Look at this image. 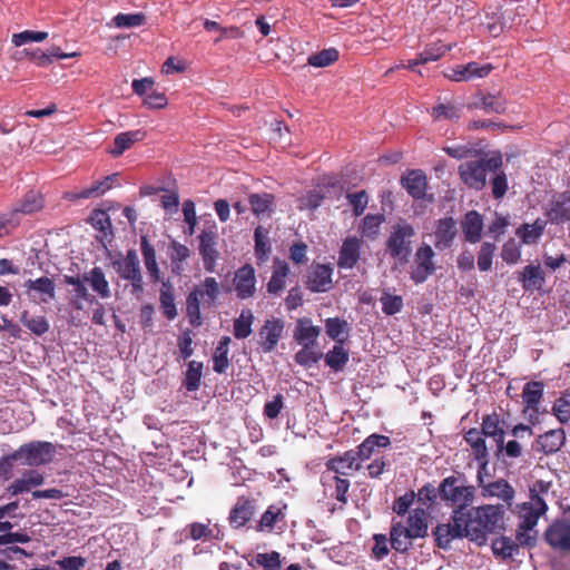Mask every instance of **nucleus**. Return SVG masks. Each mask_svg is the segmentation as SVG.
Segmentation results:
<instances>
[{
	"mask_svg": "<svg viewBox=\"0 0 570 570\" xmlns=\"http://www.w3.org/2000/svg\"><path fill=\"white\" fill-rule=\"evenodd\" d=\"M543 224L535 222L533 225L522 224L517 229V235L522 239L524 244L534 243L543 234Z\"/></svg>",
	"mask_w": 570,
	"mask_h": 570,
	"instance_id": "60",
	"label": "nucleus"
},
{
	"mask_svg": "<svg viewBox=\"0 0 570 570\" xmlns=\"http://www.w3.org/2000/svg\"><path fill=\"white\" fill-rule=\"evenodd\" d=\"M57 454L56 445L48 441H31L22 444L10 454L27 466H41L51 463Z\"/></svg>",
	"mask_w": 570,
	"mask_h": 570,
	"instance_id": "4",
	"label": "nucleus"
},
{
	"mask_svg": "<svg viewBox=\"0 0 570 570\" xmlns=\"http://www.w3.org/2000/svg\"><path fill=\"white\" fill-rule=\"evenodd\" d=\"M497 246L494 243L483 242L478 252V268L481 272H489L492 268Z\"/></svg>",
	"mask_w": 570,
	"mask_h": 570,
	"instance_id": "56",
	"label": "nucleus"
},
{
	"mask_svg": "<svg viewBox=\"0 0 570 570\" xmlns=\"http://www.w3.org/2000/svg\"><path fill=\"white\" fill-rule=\"evenodd\" d=\"M442 501L455 507L454 510H464L470 507L474 499V487L464 484L462 474L450 475L442 480L438 487Z\"/></svg>",
	"mask_w": 570,
	"mask_h": 570,
	"instance_id": "3",
	"label": "nucleus"
},
{
	"mask_svg": "<svg viewBox=\"0 0 570 570\" xmlns=\"http://www.w3.org/2000/svg\"><path fill=\"white\" fill-rule=\"evenodd\" d=\"M217 226L214 222L206 226L198 235V252L202 256L204 268L208 273L216 272L219 252L217 249Z\"/></svg>",
	"mask_w": 570,
	"mask_h": 570,
	"instance_id": "5",
	"label": "nucleus"
},
{
	"mask_svg": "<svg viewBox=\"0 0 570 570\" xmlns=\"http://www.w3.org/2000/svg\"><path fill=\"white\" fill-rule=\"evenodd\" d=\"M117 174H112L104 177L100 180L94 181L89 187L83 188L79 191L67 193L66 197L69 200L76 199H89L97 198L105 195L109 189L112 188L114 183L117 179Z\"/></svg>",
	"mask_w": 570,
	"mask_h": 570,
	"instance_id": "23",
	"label": "nucleus"
},
{
	"mask_svg": "<svg viewBox=\"0 0 570 570\" xmlns=\"http://www.w3.org/2000/svg\"><path fill=\"white\" fill-rule=\"evenodd\" d=\"M24 287L27 291H36L40 294L46 295V297L41 298V302L48 303L56 297V286L51 278L47 276H42L37 279H28L24 283Z\"/></svg>",
	"mask_w": 570,
	"mask_h": 570,
	"instance_id": "45",
	"label": "nucleus"
},
{
	"mask_svg": "<svg viewBox=\"0 0 570 570\" xmlns=\"http://www.w3.org/2000/svg\"><path fill=\"white\" fill-rule=\"evenodd\" d=\"M331 264H317L308 272L306 285L313 293H325L333 286Z\"/></svg>",
	"mask_w": 570,
	"mask_h": 570,
	"instance_id": "17",
	"label": "nucleus"
},
{
	"mask_svg": "<svg viewBox=\"0 0 570 570\" xmlns=\"http://www.w3.org/2000/svg\"><path fill=\"white\" fill-rule=\"evenodd\" d=\"M405 532L413 539L424 538L428 534L426 512L423 508L414 509L407 518Z\"/></svg>",
	"mask_w": 570,
	"mask_h": 570,
	"instance_id": "34",
	"label": "nucleus"
},
{
	"mask_svg": "<svg viewBox=\"0 0 570 570\" xmlns=\"http://www.w3.org/2000/svg\"><path fill=\"white\" fill-rule=\"evenodd\" d=\"M473 514L481 517L482 523L488 532H494L499 527L500 521L502 520L500 508L495 505H482L479 508H473Z\"/></svg>",
	"mask_w": 570,
	"mask_h": 570,
	"instance_id": "42",
	"label": "nucleus"
},
{
	"mask_svg": "<svg viewBox=\"0 0 570 570\" xmlns=\"http://www.w3.org/2000/svg\"><path fill=\"white\" fill-rule=\"evenodd\" d=\"M338 60V51L335 48L323 49L320 52L313 53L308 57V65L323 68L331 66Z\"/></svg>",
	"mask_w": 570,
	"mask_h": 570,
	"instance_id": "58",
	"label": "nucleus"
},
{
	"mask_svg": "<svg viewBox=\"0 0 570 570\" xmlns=\"http://www.w3.org/2000/svg\"><path fill=\"white\" fill-rule=\"evenodd\" d=\"M547 217L552 224L570 222V190L559 194L551 203Z\"/></svg>",
	"mask_w": 570,
	"mask_h": 570,
	"instance_id": "27",
	"label": "nucleus"
},
{
	"mask_svg": "<svg viewBox=\"0 0 570 570\" xmlns=\"http://www.w3.org/2000/svg\"><path fill=\"white\" fill-rule=\"evenodd\" d=\"M325 330L327 336L335 341L336 344H344L351 328L347 321L340 317H330L325 321Z\"/></svg>",
	"mask_w": 570,
	"mask_h": 570,
	"instance_id": "41",
	"label": "nucleus"
},
{
	"mask_svg": "<svg viewBox=\"0 0 570 570\" xmlns=\"http://www.w3.org/2000/svg\"><path fill=\"white\" fill-rule=\"evenodd\" d=\"M503 425L504 421L495 411L490 414L483 415L482 417V433L485 436L493 439V441L497 444L498 452H501L503 450V440L505 435Z\"/></svg>",
	"mask_w": 570,
	"mask_h": 570,
	"instance_id": "22",
	"label": "nucleus"
},
{
	"mask_svg": "<svg viewBox=\"0 0 570 570\" xmlns=\"http://www.w3.org/2000/svg\"><path fill=\"white\" fill-rule=\"evenodd\" d=\"M232 340L229 336H222L213 354V370L215 373L224 374L230 365L228 354L229 344Z\"/></svg>",
	"mask_w": 570,
	"mask_h": 570,
	"instance_id": "38",
	"label": "nucleus"
},
{
	"mask_svg": "<svg viewBox=\"0 0 570 570\" xmlns=\"http://www.w3.org/2000/svg\"><path fill=\"white\" fill-rule=\"evenodd\" d=\"M267 234V230H265L262 226H258L254 232L255 256L259 263L266 262L271 253V245Z\"/></svg>",
	"mask_w": 570,
	"mask_h": 570,
	"instance_id": "53",
	"label": "nucleus"
},
{
	"mask_svg": "<svg viewBox=\"0 0 570 570\" xmlns=\"http://www.w3.org/2000/svg\"><path fill=\"white\" fill-rule=\"evenodd\" d=\"M502 167L501 155L468 160L459 166L462 181L472 189L481 190L487 184L488 173H495Z\"/></svg>",
	"mask_w": 570,
	"mask_h": 570,
	"instance_id": "1",
	"label": "nucleus"
},
{
	"mask_svg": "<svg viewBox=\"0 0 570 570\" xmlns=\"http://www.w3.org/2000/svg\"><path fill=\"white\" fill-rule=\"evenodd\" d=\"M118 275L131 283V293L139 295L144 292V281L140 269V262L135 249H129L126 256L114 263Z\"/></svg>",
	"mask_w": 570,
	"mask_h": 570,
	"instance_id": "6",
	"label": "nucleus"
},
{
	"mask_svg": "<svg viewBox=\"0 0 570 570\" xmlns=\"http://www.w3.org/2000/svg\"><path fill=\"white\" fill-rule=\"evenodd\" d=\"M89 220L92 227L101 233V236L97 238L100 242L107 239V242L110 243L112 238V225L108 213L102 209H95Z\"/></svg>",
	"mask_w": 570,
	"mask_h": 570,
	"instance_id": "40",
	"label": "nucleus"
},
{
	"mask_svg": "<svg viewBox=\"0 0 570 570\" xmlns=\"http://www.w3.org/2000/svg\"><path fill=\"white\" fill-rule=\"evenodd\" d=\"M254 314L250 309H243L240 315L234 320L233 334L237 340L247 338L253 330Z\"/></svg>",
	"mask_w": 570,
	"mask_h": 570,
	"instance_id": "51",
	"label": "nucleus"
},
{
	"mask_svg": "<svg viewBox=\"0 0 570 570\" xmlns=\"http://www.w3.org/2000/svg\"><path fill=\"white\" fill-rule=\"evenodd\" d=\"M460 116L461 109L453 104H439L432 109V117L434 120L445 119L456 121Z\"/></svg>",
	"mask_w": 570,
	"mask_h": 570,
	"instance_id": "59",
	"label": "nucleus"
},
{
	"mask_svg": "<svg viewBox=\"0 0 570 570\" xmlns=\"http://www.w3.org/2000/svg\"><path fill=\"white\" fill-rule=\"evenodd\" d=\"M460 514L462 510H453L451 522L438 524L433 529L432 534L438 548L448 550L454 539L464 538Z\"/></svg>",
	"mask_w": 570,
	"mask_h": 570,
	"instance_id": "8",
	"label": "nucleus"
},
{
	"mask_svg": "<svg viewBox=\"0 0 570 570\" xmlns=\"http://www.w3.org/2000/svg\"><path fill=\"white\" fill-rule=\"evenodd\" d=\"M552 413L560 423H567L570 420V394H562L553 404Z\"/></svg>",
	"mask_w": 570,
	"mask_h": 570,
	"instance_id": "64",
	"label": "nucleus"
},
{
	"mask_svg": "<svg viewBox=\"0 0 570 570\" xmlns=\"http://www.w3.org/2000/svg\"><path fill=\"white\" fill-rule=\"evenodd\" d=\"M83 281L90 284L92 291L96 292L99 297L109 298L111 296L109 283L101 267L96 266L85 273Z\"/></svg>",
	"mask_w": 570,
	"mask_h": 570,
	"instance_id": "35",
	"label": "nucleus"
},
{
	"mask_svg": "<svg viewBox=\"0 0 570 570\" xmlns=\"http://www.w3.org/2000/svg\"><path fill=\"white\" fill-rule=\"evenodd\" d=\"M385 222L383 214H367L360 224V233L363 237L375 239L380 235L381 225Z\"/></svg>",
	"mask_w": 570,
	"mask_h": 570,
	"instance_id": "47",
	"label": "nucleus"
},
{
	"mask_svg": "<svg viewBox=\"0 0 570 570\" xmlns=\"http://www.w3.org/2000/svg\"><path fill=\"white\" fill-rule=\"evenodd\" d=\"M248 203L253 214L261 217L272 212V207L275 203V196L269 193H255L248 196Z\"/></svg>",
	"mask_w": 570,
	"mask_h": 570,
	"instance_id": "46",
	"label": "nucleus"
},
{
	"mask_svg": "<svg viewBox=\"0 0 570 570\" xmlns=\"http://www.w3.org/2000/svg\"><path fill=\"white\" fill-rule=\"evenodd\" d=\"M323 357V353L320 351H315L314 346H302V348L296 352L294 358L295 362L302 366L309 367L313 364L317 363Z\"/></svg>",
	"mask_w": 570,
	"mask_h": 570,
	"instance_id": "62",
	"label": "nucleus"
},
{
	"mask_svg": "<svg viewBox=\"0 0 570 570\" xmlns=\"http://www.w3.org/2000/svg\"><path fill=\"white\" fill-rule=\"evenodd\" d=\"M452 49L451 45L443 43L442 41H438L431 43L424 48L423 51L419 53V61L422 63H428L431 61H436L441 57H443L448 51Z\"/></svg>",
	"mask_w": 570,
	"mask_h": 570,
	"instance_id": "54",
	"label": "nucleus"
},
{
	"mask_svg": "<svg viewBox=\"0 0 570 570\" xmlns=\"http://www.w3.org/2000/svg\"><path fill=\"white\" fill-rule=\"evenodd\" d=\"M255 500L246 497H239L232 508L228 522L233 529H239L247 524L255 513Z\"/></svg>",
	"mask_w": 570,
	"mask_h": 570,
	"instance_id": "20",
	"label": "nucleus"
},
{
	"mask_svg": "<svg viewBox=\"0 0 570 570\" xmlns=\"http://www.w3.org/2000/svg\"><path fill=\"white\" fill-rule=\"evenodd\" d=\"M321 334V327L313 325L308 317L298 318L293 333V337L301 346H315Z\"/></svg>",
	"mask_w": 570,
	"mask_h": 570,
	"instance_id": "26",
	"label": "nucleus"
},
{
	"mask_svg": "<svg viewBox=\"0 0 570 570\" xmlns=\"http://www.w3.org/2000/svg\"><path fill=\"white\" fill-rule=\"evenodd\" d=\"M19 320L27 330L37 336H42L50 328L49 322L45 316H32L27 309L21 312Z\"/></svg>",
	"mask_w": 570,
	"mask_h": 570,
	"instance_id": "49",
	"label": "nucleus"
},
{
	"mask_svg": "<svg viewBox=\"0 0 570 570\" xmlns=\"http://www.w3.org/2000/svg\"><path fill=\"white\" fill-rule=\"evenodd\" d=\"M508 100L501 92L487 94V114L503 115L507 111Z\"/></svg>",
	"mask_w": 570,
	"mask_h": 570,
	"instance_id": "63",
	"label": "nucleus"
},
{
	"mask_svg": "<svg viewBox=\"0 0 570 570\" xmlns=\"http://www.w3.org/2000/svg\"><path fill=\"white\" fill-rule=\"evenodd\" d=\"M401 186L415 200L432 202L433 197L428 198V177L421 169H410L401 176Z\"/></svg>",
	"mask_w": 570,
	"mask_h": 570,
	"instance_id": "11",
	"label": "nucleus"
},
{
	"mask_svg": "<svg viewBox=\"0 0 570 570\" xmlns=\"http://www.w3.org/2000/svg\"><path fill=\"white\" fill-rule=\"evenodd\" d=\"M189 293H197V298L205 304L213 305L220 294L219 283L214 277H206L199 285L194 286Z\"/></svg>",
	"mask_w": 570,
	"mask_h": 570,
	"instance_id": "37",
	"label": "nucleus"
},
{
	"mask_svg": "<svg viewBox=\"0 0 570 570\" xmlns=\"http://www.w3.org/2000/svg\"><path fill=\"white\" fill-rule=\"evenodd\" d=\"M547 543L556 551L570 552V523L566 520H556L544 532Z\"/></svg>",
	"mask_w": 570,
	"mask_h": 570,
	"instance_id": "12",
	"label": "nucleus"
},
{
	"mask_svg": "<svg viewBox=\"0 0 570 570\" xmlns=\"http://www.w3.org/2000/svg\"><path fill=\"white\" fill-rule=\"evenodd\" d=\"M518 509L520 530L531 531L548 507L546 501L534 490H531L529 501L518 505Z\"/></svg>",
	"mask_w": 570,
	"mask_h": 570,
	"instance_id": "7",
	"label": "nucleus"
},
{
	"mask_svg": "<svg viewBox=\"0 0 570 570\" xmlns=\"http://www.w3.org/2000/svg\"><path fill=\"white\" fill-rule=\"evenodd\" d=\"M324 356L325 364L333 371L340 372L346 366L350 360L348 352L344 348V344L335 343Z\"/></svg>",
	"mask_w": 570,
	"mask_h": 570,
	"instance_id": "43",
	"label": "nucleus"
},
{
	"mask_svg": "<svg viewBox=\"0 0 570 570\" xmlns=\"http://www.w3.org/2000/svg\"><path fill=\"white\" fill-rule=\"evenodd\" d=\"M361 239L356 236L346 237L338 252L337 266L342 269L354 268L361 258Z\"/></svg>",
	"mask_w": 570,
	"mask_h": 570,
	"instance_id": "19",
	"label": "nucleus"
},
{
	"mask_svg": "<svg viewBox=\"0 0 570 570\" xmlns=\"http://www.w3.org/2000/svg\"><path fill=\"white\" fill-rule=\"evenodd\" d=\"M492 550L494 554L500 556L503 559H508L519 552V544L510 538L501 537L493 541Z\"/></svg>",
	"mask_w": 570,
	"mask_h": 570,
	"instance_id": "57",
	"label": "nucleus"
},
{
	"mask_svg": "<svg viewBox=\"0 0 570 570\" xmlns=\"http://www.w3.org/2000/svg\"><path fill=\"white\" fill-rule=\"evenodd\" d=\"M483 497H497L505 502L513 499V488L503 479L497 480L483 487Z\"/></svg>",
	"mask_w": 570,
	"mask_h": 570,
	"instance_id": "50",
	"label": "nucleus"
},
{
	"mask_svg": "<svg viewBox=\"0 0 570 570\" xmlns=\"http://www.w3.org/2000/svg\"><path fill=\"white\" fill-rule=\"evenodd\" d=\"M544 385L540 381L528 382L522 390V401L525 405L524 411H532L534 414L539 413V404L543 397Z\"/></svg>",
	"mask_w": 570,
	"mask_h": 570,
	"instance_id": "33",
	"label": "nucleus"
},
{
	"mask_svg": "<svg viewBox=\"0 0 570 570\" xmlns=\"http://www.w3.org/2000/svg\"><path fill=\"white\" fill-rule=\"evenodd\" d=\"M391 445L389 436L373 433L368 435L356 449H353L354 455L362 464L363 461L370 460L376 449H386Z\"/></svg>",
	"mask_w": 570,
	"mask_h": 570,
	"instance_id": "24",
	"label": "nucleus"
},
{
	"mask_svg": "<svg viewBox=\"0 0 570 570\" xmlns=\"http://www.w3.org/2000/svg\"><path fill=\"white\" fill-rule=\"evenodd\" d=\"M326 472H332L340 476H352L355 472L362 469V464L354 455L353 450L345 451L343 454H338L330 458L325 462Z\"/></svg>",
	"mask_w": 570,
	"mask_h": 570,
	"instance_id": "13",
	"label": "nucleus"
},
{
	"mask_svg": "<svg viewBox=\"0 0 570 570\" xmlns=\"http://www.w3.org/2000/svg\"><path fill=\"white\" fill-rule=\"evenodd\" d=\"M285 322L278 317H272L264 322L257 333V344L263 353L273 352L283 337Z\"/></svg>",
	"mask_w": 570,
	"mask_h": 570,
	"instance_id": "9",
	"label": "nucleus"
},
{
	"mask_svg": "<svg viewBox=\"0 0 570 570\" xmlns=\"http://www.w3.org/2000/svg\"><path fill=\"white\" fill-rule=\"evenodd\" d=\"M566 443V432L562 428L552 429L543 434L538 435L532 444L535 452L544 455H551L561 450Z\"/></svg>",
	"mask_w": 570,
	"mask_h": 570,
	"instance_id": "15",
	"label": "nucleus"
},
{
	"mask_svg": "<svg viewBox=\"0 0 570 570\" xmlns=\"http://www.w3.org/2000/svg\"><path fill=\"white\" fill-rule=\"evenodd\" d=\"M483 218L476 210H469L461 220V228L464 240L470 244H476L482 238Z\"/></svg>",
	"mask_w": 570,
	"mask_h": 570,
	"instance_id": "25",
	"label": "nucleus"
},
{
	"mask_svg": "<svg viewBox=\"0 0 570 570\" xmlns=\"http://www.w3.org/2000/svg\"><path fill=\"white\" fill-rule=\"evenodd\" d=\"M390 540L392 548L397 552H406L411 546L413 538L405 532V525L402 523H394L390 530Z\"/></svg>",
	"mask_w": 570,
	"mask_h": 570,
	"instance_id": "48",
	"label": "nucleus"
},
{
	"mask_svg": "<svg viewBox=\"0 0 570 570\" xmlns=\"http://www.w3.org/2000/svg\"><path fill=\"white\" fill-rule=\"evenodd\" d=\"M519 279L522 282V287L524 291H534L541 289L546 278L543 271L540 265H527L522 273L520 274Z\"/></svg>",
	"mask_w": 570,
	"mask_h": 570,
	"instance_id": "36",
	"label": "nucleus"
},
{
	"mask_svg": "<svg viewBox=\"0 0 570 570\" xmlns=\"http://www.w3.org/2000/svg\"><path fill=\"white\" fill-rule=\"evenodd\" d=\"M289 274V266L285 261L278 257L274 258L272 276L267 283V292L272 295H278L286 286V277Z\"/></svg>",
	"mask_w": 570,
	"mask_h": 570,
	"instance_id": "30",
	"label": "nucleus"
},
{
	"mask_svg": "<svg viewBox=\"0 0 570 570\" xmlns=\"http://www.w3.org/2000/svg\"><path fill=\"white\" fill-rule=\"evenodd\" d=\"M460 515L464 538H469L471 541H484L488 531L481 517L473 514V508H465Z\"/></svg>",
	"mask_w": 570,
	"mask_h": 570,
	"instance_id": "21",
	"label": "nucleus"
},
{
	"mask_svg": "<svg viewBox=\"0 0 570 570\" xmlns=\"http://www.w3.org/2000/svg\"><path fill=\"white\" fill-rule=\"evenodd\" d=\"M434 252L428 244L421 245L414 255V266L411 272V279L415 284L424 283L435 271Z\"/></svg>",
	"mask_w": 570,
	"mask_h": 570,
	"instance_id": "10",
	"label": "nucleus"
},
{
	"mask_svg": "<svg viewBox=\"0 0 570 570\" xmlns=\"http://www.w3.org/2000/svg\"><path fill=\"white\" fill-rule=\"evenodd\" d=\"M186 316L193 327H199L203 324L200 301L197 298V293H189L186 297Z\"/></svg>",
	"mask_w": 570,
	"mask_h": 570,
	"instance_id": "55",
	"label": "nucleus"
},
{
	"mask_svg": "<svg viewBox=\"0 0 570 570\" xmlns=\"http://www.w3.org/2000/svg\"><path fill=\"white\" fill-rule=\"evenodd\" d=\"M233 285L236 295L240 299H247L256 293V276L255 269L250 264H245L239 267L234 275Z\"/></svg>",
	"mask_w": 570,
	"mask_h": 570,
	"instance_id": "14",
	"label": "nucleus"
},
{
	"mask_svg": "<svg viewBox=\"0 0 570 570\" xmlns=\"http://www.w3.org/2000/svg\"><path fill=\"white\" fill-rule=\"evenodd\" d=\"M380 302L384 314L391 316L400 313L403 308V298L400 295H392L389 292H383Z\"/></svg>",
	"mask_w": 570,
	"mask_h": 570,
	"instance_id": "61",
	"label": "nucleus"
},
{
	"mask_svg": "<svg viewBox=\"0 0 570 570\" xmlns=\"http://www.w3.org/2000/svg\"><path fill=\"white\" fill-rule=\"evenodd\" d=\"M145 138L146 131L141 129L120 132L115 137L114 147L109 149V153L114 157H119L135 142L141 141Z\"/></svg>",
	"mask_w": 570,
	"mask_h": 570,
	"instance_id": "31",
	"label": "nucleus"
},
{
	"mask_svg": "<svg viewBox=\"0 0 570 570\" xmlns=\"http://www.w3.org/2000/svg\"><path fill=\"white\" fill-rule=\"evenodd\" d=\"M42 207V196L37 191L30 190L23 196L12 213H16V217H18V214H32L40 210Z\"/></svg>",
	"mask_w": 570,
	"mask_h": 570,
	"instance_id": "52",
	"label": "nucleus"
},
{
	"mask_svg": "<svg viewBox=\"0 0 570 570\" xmlns=\"http://www.w3.org/2000/svg\"><path fill=\"white\" fill-rule=\"evenodd\" d=\"M140 250L144 258L145 267L153 283L160 281V269L158 267L155 247L149 243L147 236L140 237Z\"/></svg>",
	"mask_w": 570,
	"mask_h": 570,
	"instance_id": "32",
	"label": "nucleus"
},
{
	"mask_svg": "<svg viewBox=\"0 0 570 570\" xmlns=\"http://www.w3.org/2000/svg\"><path fill=\"white\" fill-rule=\"evenodd\" d=\"M482 430L480 431L476 428H471L464 433L465 442L471 446L474 459L482 468H485L489 462V451Z\"/></svg>",
	"mask_w": 570,
	"mask_h": 570,
	"instance_id": "28",
	"label": "nucleus"
},
{
	"mask_svg": "<svg viewBox=\"0 0 570 570\" xmlns=\"http://www.w3.org/2000/svg\"><path fill=\"white\" fill-rule=\"evenodd\" d=\"M415 234V228L406 219H400L392 225L385 240V248L390 257L406 263L412 253V238Z\"/></svg>",
	"mask_w": 570,
	"mask_h": 570,
	"instance_id": "2",
	"label": "nucleus"
},
{
	"mask_svg": "<svg viewBox=\"0 0 570 570\" xmlns=\"http://www.w3.org/2000/svg\"><path fill=\"white\" fill-rule=\"evenodd\" d=\"M493 70L491 63L480 65L471 61L466 65H459L449 70L446 77L456 82L470 81L476 78H485Z\"/></svg>",
	"mask_w": 570,
	"mask_h": 570,
	"instance_id": "16",
	"label": "nucleus"
},
{
	"mask_svg": "<svg viewBox=\"0 0 570 570\" xmlns=\"http://www.w3.org/2000/svg\"><path fill=\"white\" fill-rule=\"evenodd\" d=\"M159 302L164 316L169 321L175 320L178 313L175 304L173 286L170 285L169 282L163 283V286L160 288Z\"/></svg>",
	"mask_w": 570,
	"mask_h": 570,
	"instance_id": "44",
	"label": "nucleus"
},
{
	"mask_svg": "<svg viewBox=\"0 0 570 570\" xmlns=\"http://www.w3.org/2000/svg\"><path fill=\"white\" fill-rule=\"evenodd\" d=\"M456 222L453 217H443L435 222L434 246L438 250H445L453 245L456 237Z\"/></svg>",
	"mask_w": 570,
	"mask_h": 570,
	"instance_id": "18",
	"label": "nucleus"
},
{
	"mask_svg": "<svg viewBox=\"0 0 570 570\" xmlns=\"http://www.w3.org/2000/svg\"><path fill=\"white\" fill-rule=\"evenodd\" d=\"M45 482V476L37 470L26 471L20 479L14 480L7 491L10 495H18L31 491Z\"/></svg>",
	"mask_w": 570,
	"mask_h": 570,
	"instance_id": "29",
	"label": "nucleus"
},
{
	"mask_svg": "<svg viewBox=\"0 0 570 570\" xmlns=\"http://www.w3.org/2000/svg\"><path fill=\"white\" fill-rule=\"evenodd\" d=\"M204 363L202 361H189L184 373L183 386L188 392L199 390L203 379Z\"/></svg>",
	"mask_w": 570,
	"mask_h": 570,
	"instance_id": "39",
	"label": "nucleus"
}]
</instances>
